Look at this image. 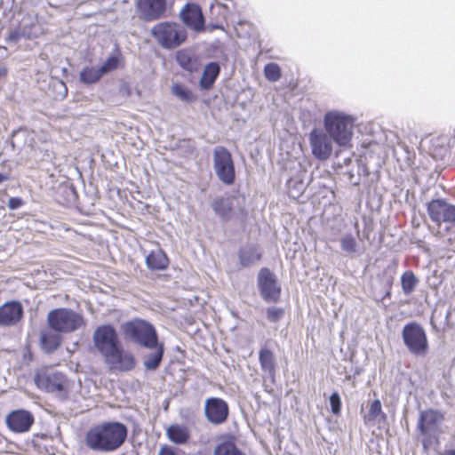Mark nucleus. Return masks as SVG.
<instances>
[{
  "label": "nucleus",
  "mask_w": 455,
  "mask_h": 455,
  "mask_svg": "<svg viewBox=\"0 0 455 455\" xmlns=\"http://www.w3.org/2000/svg\"><path fill=\"white\" fill-rule=\"evenodd\" d=\"M128 435L127 427L119 421H107L91 427L85 435L86 446L94 451L112 452L118 450Z\"/></svg>",
  "instance_id": "1"
},
{
  "label": "nucleus",
  "mask_w": 455,
  "mask_h": 455,
  "mask_svg": "<svg viewBox=\"0 0 455 455\" xmlns=\"http://www.w3.org/2000/svg\"><path fill=\"white\" fill-rule=\"evenodd\" d=\"M355 118L339 110H331L323 116L324 132L339 147H347L353 137Z\"/></svg>",
  "instance_id": "2"
},
{
  "label": "nucleus",
  "mask_w": 455,
  "mask_h": 455,
  "mask_svg": "<svg viewBox=\"0 0 455 455\" xmlns=\"http://www.w3.org/2000/svg\"><path fill=\"white\" fill-rule=\"evenodd\" d=\"M121 330L125 339L145 348L153 349L159 342L155 326L143 319L127 321L122 323Z\"/></svg>",
  "instance_id": "3"
},
{
  "label": "nucleus",
  "mask_w": 455,
  "mask_h": 455,
  "mask_svg": "<svg viewBox=\"0 0 455 455\" xmlns=\"http://www.w3.org/2000/svg\"><path fill=\"white\" fill-rule=\"evenodd\" d=\"M444 420L443 414L434 409L420 411L417 423V430L421 436V443L425 450L438 443L442 433L441 425Z\"/></svg>",
  "instance_id": "4"
},
{
  "label": "nucleus",
  "mask_w": 455,
  "mask_h": 455,
  "mask_svg": "<svg viewBox=\"0 0 455 455\" xmlns=\"http://www.w3.org/2000/svg\"><path fill=\"white\" fill-rule=\"evenodd\" d=\"M46 321L50 329L61 334L74 332L84 325V316L67 307H58L50 310Z\"/></svg>",
  "instance_id": "5"
},
{
  "label": "nucleus",
  "mask_w": 455,
  "mask_h": 455,
  "mask_svg": "<svg viewBox=\"0 0 455 455\" xmlns=\"http://www.w3.org/2000/svg\"><path fill=\"white\" fill-rule=\"evenodd\" d=\"M152 36L164 49H175L188 38L186 28L177 22L163 21L151 28Z\"/></svg>",
  "instance_id": "6"
},
{
  "label": "nucleus",
  "mask_w": 455,
  "mask_h": 455,
  "mask_svg": "<svg viewBox=\"0 0 455 455\" xmlns=\"http://www.w3.org/2000/svg\"><path fill=\"white\" fill-rule=\"evenodd\" d=\"M212 166L217 178L226 186H231L235 181V167L230 151L217 146L212 152Z\"/></svg>",
  "instance_id": "7"
},
{
  "label": "nucleus",
  "mask_w": 455,
  "mask_h": 455,
  "mask_svg": "<svg viewBox=\"0 0 455 455\" xmlns=\"http://www.w3.org/2000/svg\"><path fill=\"white\" fill-rule=\"evenodd\" d=\"M402 339L409 352L416 356H424L429 348L425 329L416 322L406 323L402 331Z\"/></svg>",
  "instance_id": "8"
},
{
  "label": "nucleus",
  "mask_w": 455,
  "mask_h": 455,
  "mask_svg": "<svg viewBox=\"0 0 455 455\" xmlns=\"http://www.w3.org/2000/svg\"><path fill=\"white\" fill-rule=\"evenodd\" d=\"M92 341L102 357L111 355L122 345L116 328L108 323L100 325L94 330Z\"/></svg>",
  "instance_id": "9"
},
{
  "label": "nucleus",
  "mask_w": 455,
  "mask_h": 455,
  "mask_svg": "<svg viewBox=\"0 0 455 455\" xmlns=\"http://www.w3.org/2000/svg\"><path fill=\"white\" fill-rule=\"evenodd\" d=\"M36 386L48 393H66L68 388L67 377L53 369H41L34 377Z\"/></svg>",
  "instance_id": "10"
},
{
  "label": "nucleus",
  "mask_w": 455,
  "mask_h": 455,
  "mask_svg": "<svg viewBox=\"0 0 455 455\" xmlns=\"http://www.w3.org/2000/svg\"><path fill=\"white\" fill-rule=\"evenodd\" d=\"M259 295L267 303H277L281 298L282 288L276 275L267 267H262L257 277Z\"/></svg>",
  "instance_id": "11"
},
{
  "label": "nucleus",
  "mask_w": 455,
  "mask_h": 455,
  "mask_svg": "<svg viewBox=\"0 0 455 455\" xmlns=\"http://www.w3.org/2000/svg\"><path fill=\"white\" fill-rule=\"evenodd\" d=\"M312 155L320 161L327 160L332 154L333 140L323 130L313 129L308 135Z\"/></svg>",
  "instance_id": "12"
},
{
  "label": "nucleus",
  "mask_w": 455,
  "mask_h": 455,
  "mask_svg": "<svg viewBox=\"0 0 455 455\" xmlns=\"http://www.w3.org/2000/svg\"><path fill=\"white\" fill-rule=\"evenodd\" d=\"M167 0H137L136 11L140 20L146 22L158 20L165 17Z\"/></svg>",
  "instance_id": "13"
},
{
  "label": "nucleus",
  "mask_w": 455,
  "mask_h": 455,
  "mask_svg": "<svg viewBox=\"0 0 455 455\" xmlns=\"http://www.w3.org/2000/svg\"><path fill=\"white\" fill-rule=\"evenodd\" d=\"M427 210L431 220L437 225L442 222L455 223V205L448 204L443 199H433L428 202Z\"/></svg>",
  "instance_id": "14"
},
{
  "label": "nucleus",
  "mask_w": 455,
  "mask_h": 455,
  "mask_svg": "<svg viewBox=\"0 0 455 455\" xmlns=\"http://www.w3.org/2000/svg\"><path fill=\"white\" fill-rule=\"evenodd\" d=\"M180 19L195 32H203L205 28V19L202 8L197 4L188 3L180 12Z\"/></svg>",
  "instance_id": "15"
},
{
  "label": "nucleus",
  "mask_w": 455,
  "mask_h": 455,
  "mask_svg": "<svg viewBox=\"0 0 455 455\" xmlns=\"http://www.w3.org/2000/svg\"><path fill=\"white\" fill-rule=\"evenodd\" d=\"M204 413L206 419L214 425L224 423L229 413L226 401L219 397H210L205 402Z\"/></svg>",
  "instance_id": "16"
},
{
  "label": "nucleus",
  "mask_w": 455,
  "mask_h": 455,
  "mask_svg": "<svg viewBox=\"0 0 455 455\" xmlns=\"http://www.w3.org/2000/svg\"><path fill=\"white\" fill-rule=\"evenodd\" d=\"M104 362L111 371H129L135 366V358L129 353L125 352L121 346L116 348L111 355L104 356Z\"/></svg>",
  "instance_id": "17"
},
{
  "label": "nucleus",
  "mask_w": 455,
  "mask_h": 455,
  "mask_svg": "<svg viewBox=\"0 0 455 455\" xmlns=\"http://www.w3.org/2000/svg\"><path fill=\"white\" fill-rule=\"evenodd\" d=\"M24 316V307L19 300H10L0 306V326L12 327Z\"/></svg>",
  "instance_id": "18"
},
{
  "label": "nucleus",
  "mask_w": 455,
  "mask_h": 455,
  "mask_svg": "<svg viewBox=\"0 0 455 455\" xmlns=\"http://www.w3.org/2000/svg\"><path fill=\"white\" fill-rule=\"evenodd\" d=\"M34 420L33 414L26 410L13 411L6 417L7 427L14 433L28 432Z\"/></svg>",
  "instance_id": "19"
},
{
  "label": "nucleus",
  "mask_w": 455,
  "mask_h": 455,
  "mask_svg": "<svg viewBox=\"0 0 455 455\" xmlns=\"http://www.w3.org/2000/svg\"><path fill=\"white\" fill-rule=\"evenodd\" d=\"M234 201L235 197L231 196H218L212 200L211 208L222 222H228L234 218Z\"/></svg>",
  "instance_id": "20"
},
{
  "label": "nucleus",
  "mask_w": 455,
  "mask_h": 455,
  "mask_svg": "<svg viewBox=\"0 0 455 455\" xmlns=\"http://www.w3.org/2000/svg\"><path fill=\"white\" fill-rule=\"evenodd\" d=\"M62 343L61 333L49 327L40 331V347L45 354H52Z\"/></svg>",
  "instance_id": "21"
},
{
  "label": "nucleus",
  "mask_w": 455,
  "mask_h": 455,
  "mask_svg": "<svg viewBox=\"0 0 455 455\" xmlns=\"http://www.w3.org/2000/svg\"><path fill=\"white\" fill-rule=\"evenodd\" d=\"M55 198L60 204H74L77 200V193L74 185L69 181L60 183L56 188Z\"/></svg>",
  "instance_id": "22"
},
{
  "label": "nucleus",
  "mask_w": 455,
  "mask_h": 455,
  "mask_svg": "<svg viewBox=\"0 0 455 455\" xmlns=\"http://www.w3.org/2000/svg\"><path fill=\"white\" fill-rule=\"evenodd\" d=\"M220 73V66L217 61H211L204 66L199 85L203 90H210Z\"/></svg>",
  "instance_id": "23"
},
{
  "label": "nucleus",
  "mask_w": 455,
  "mask_h": 455,
  "mask_svg": "<svg viewBox=\"0 0 455 455\" xmlns=\"http://www.w3.org/2000/svg\"><path fill=\"white\" fill-rule=\"evenodd\" d=\"M19 26L27 36V39L36 38L43 34L36 15L30 13L24 15L19 22Z\"/></svg>",
  "instance_id": "24"
},
{
  "label": "nucleus",
  "mask_w": 455,
  "mask_h": 455,
  "mask_svg": "<svg viewBox=\"0 0 455 455\" xmlns=\"http://www.w3.org/2000/svg\"><path fill=\"white\" fill-rule=\"evenodd\" d=\"M146 264L150 270H164L169 265V259L161 248H156L146 257Z\"/></svg>",
  "instance_id": "25"
},
{
  "label": "nucleus",
  "mask_w": 455,
  "mask_h": 455,
  "mask_svg": "<svg viewBox=\"0 0 455 455\" xmlns=\"http://www.w3.org/2000/svg\"><path fill=\"white\" fill-rule=\"evenodd\" d=\"M259 361L261 370L270 378L275 375V360L273 352L267 347H261L259 352Z\"/></svg>",
  "instance_id": "26"
},
{
  "label": "nucleus",
  "mask_w": 455,
  "mask_h": 455,
  "mask_svg": "<svg viewBox=\"0 0 455 455\" xmlns=\"http://www.w3.org/2000/svg\"><path fill=\"white\" fill-rule=\"evenodd\" d=\"M166 434L171 442L176 444H184L190 438V432L188 427L179 424L171 425Z\"/></svg>",
  "instance_id": "27"
},
{
  "label": "nucleus",
  "mask_w": 455,
  "mask_h": 455,
  "mask_svg": "<svg viewBox=\"0 0 455 455\" xmlns=\"http://www.w3.org/2000/svg\"><path fill=\"white\" fill-rule=\"evenodd\" d=\"M153 349L154 352L148 354L144 356L143 364L146 370L148 371H155L156 370L164 358V343L157 342V346H156Z\"/></svg>",
  "instance_id": "28"
},
{
  "label": "nucleus",
  "mask_w": 455,
  "mask_h": 455,
  "mask_svg": "<svg viewBox=\"0 0 455 455\" xmlns=\"http://www.w3.org/2000/svg\"><path fill=\"white\" fill-rule=\"evenodd\" d=\"M238 257L241 266L247 267L259 260L261 253L258 251L255 246L248 245L239 249Z\"/></svg>",
  "instance_id": "29"
},
{
  "label": "nucleus",
  "mask_w": 455,
  "mask_h": 455,
  "mask_svg": "<svg viewBox=\"0 0 455 455\" xmlns=\"http://www.w3.org/2000/svg\"><path fill=\"white\" fill-rule=\"evenodd\" d=\"M341 250L350 258L359 255V244L352 234L344 235L340 240Z\"/></svg>",
  "instance_id": "30"
},
{
  "label": "nucleus",
  "mask_w": 455,
  "mask_h": 455,
  "mask_svg": "<svg viewBox=\"0 0 455 455\" xmlns=\"http://www.w3.org/2000/svg\"><path fill=\"white\" fill-rule=\"evenodd\" d=\"M102 76L100 68L96 66H86L80 72V81L84 84H94Z\"/></svg>",
  "instance_id": "31"
},
{
  "label": "nucleus",
  "mask_w": 455,
  "mask_h": 455,
  "mask_svg": "<svg viewBox=\"0 0 455 455\" xmlns=\"http://www.w3.org/2000/svg\"><path fill=\"white\" fill-rule=\"evenodd\" d=\"M122 59L121 52L118 46H116V52L107 58V60L99 68L101 74L107 75L118 68Z\"/></svg>",
  "instance_id": "32"
},
{
  "label": "nucleus",
  "mask_w": 455,
  "mask_h": 455,
  "mask_svg": "<svg viewBox=\"0 0 455 455\" xmlns=\"http://www.w3.org/2000/svg\"><path fill=\"white\" fill-rule=\"evenodd\" d=\"M418 283L419 279L417 278L415 274L411 270L405 271L401 276L402 290L405 295L411 294L414 291Z\"/></svg>",
  "instance_id": "33"
},
{
  "label": "nucleus",
  "mask_w": 455,
  "mask_h": 455,
  "mask_svg": "<svg viewBox=\"0 0 455 455\" xmlns=\"http://www.w3.org/2000/svg\"><path fill=\"white\" fill-rule=\"evenodd\" d=\"M214 455H246L232 442L219 443L214 449Z\"/></svg>",
  "instance_id": "34"
},
{
  "label": "nucleus",
  "mask_w": 455,
  "mask_h": 455,
  "mask_svg": "<svg viewBox=\"0 0 455 455\" xmlns=\"http://www.w3.org/2000/svg\"><path fill=\"white\" fill-rule=\"evenodd\" d=\"M177 63L185 70L193 72L195 70L194 59L184 51H179L176 54Z\"/></svg>",
  "instance_id": "35"
},
{
  "label": "nucleus",
  "mask_w": 455,
  "mask_h": 455,
  "mask_svg": "<svg viewBox=\"0 0 455 455\" xmlns=\"http://www.w3.org/2000/svg\"><path fill=\"white\" fill-rule=\"evenodd\" d=\"M172 92L182 101L189 102L194 100L191 91L179 83L172 84Z\"/></svg>",
  "instance_id": "36"
},
{
  "label": "nucleus",
  "mask_w": 455,
  "mask_h": 455,
  "mask_svg": "<svg viewBox=\"0 0 455 455\" xmlns=\"http://www.w3.org/2000/svg\"><path fill=\"white\" fill-rule=\"evenodd\" d=\"M264 75L268 81L277 82L282 76L281 68L276 63H267L264 68Z\"/></svg>",
  "instance_id": "37"
},
{
  "label": "nucleus",
  "mask_w": 455,
  "mask_h": 455,
  "mask_svg": "<svg viewBox=\"0 0 455 455\" xmlns=\"http://www.w3.org/2000/svg\"><path fill=\"white\" fill-rule=\"evenodd\" d=\"M382 414L384 416V413L382 412V406L381 403L379 399H376L371 402L370 405V410L368 414L364 417L365 423L369 421H374L378 416Z\"/></svg>",
  "instance_id": "38"
},
{
  "label": "nucleus",
  "mask_w": 455,
  "mask_h": 455,
  "mask_svg": "<svg viewBox=\"0 0 455 455\" xmlns=\"http://www.w3.org/2000/svg\"><path fill=\"white\" fill-rule=\"evenodd\" d=\"M23 38L27 39V36L18 24L15 28L10 29L8 36L5 38V42L8 44H17Z\"/></svg>",
  "instance_id": "39"
},
{
  "label": "nucleus",
  "mask_w": 455,
  "mask_h": 455,
  "mask_svg": "<svg viewBox=\"0 0 455 455\" xmlns=\"http://www.w3.org/2000/svg\"><path fill=\"white\" fill-rule=\"evenodd\" d=\"M267 319L270 323H277L284 315V309L276 307H270L267 308Z\"/></svg>",
  "instance_id": "40"
},
{
  "label": "nucleus",
  "mask_w": 455,
  "mask_h": 455,
  "mask_svg": "<svg viewBox=\"0 0 455 455\" xmlns=\"http://www.w3.org/2000/svg\"><path fill=\"white\" fill-rule=\"evenodd\" d=\"M331 411L334 415H338L341 410V399L338 392H333L330 395Z\"/></svg>",
  "instance_id": "41"
},
{
  "label": "nucleus",
  "mask_w": 455,
  "mask_h": 455,
  "mask_svg": "<svg viewBox=\"0 0 455 455\" xmlns=\"http://www.w3.org/2000/svg\"><path fill=\"white\" fill-rule=\"evenodd\" d=\"M292 186V180H290L288 182V190H289V196L293 198H298L304 190V184L303 182H295L294 186Z\"/></svg>",
  "instance_id": "42"
},
{
  "label": "nucleus",
  "mask_w": 455,
  "mask_h": 455,
  "mask_svg": "<svg viewBox=\"0 0 455 455\" xmlns=\"http://www.w3.org/2000/svg\"><path fill=\"white\" fill-rule=\"evenodd\" d=\"M24 202L20 197H11L8 201L7 206L11 210H17L23 205Z\"/></svg>",
  "instance_id": "43"
},
{
  "label": "nucleus",
  "mask_w": 455,
  "mask_h": 455,
  "mask_svg": "<svg viewBox=\"0 0 455 455\" xmlns=\"http://www.w3.org/2000/svg\"><path fill=\"white\" fill-rule=\"evenodd\" d=\"M336 159H337V165L339 167L348 166L352 162L351 158L348 156H342L341 152L337 154Z\"/></svg>",
  "instance_id": "44"
},
{
  "label": "nucleus",
  "mask_w": 455,
  "mask_h": 455,
  "mask_svg": "<svg viewBox=\"0 0 455 455\" xmlns=\"http://www.w3.org/2000/svg\"><path fill=\"white\" fill-rule=\"evenodd\" d=\"M346 174L347 175V179L349 180V182L354 185V186H357L360 184V181H361V179L359 178V176L355 177V172L354 170H349L346 172Z\"/></svg>",
  "instance_id": "45"
},
{
  "label": "nucleus",
  "mask_w": 455,
  "mask_h": 455,
  "mask_svg": "<svg viewBox=\"0 0 455 455\" xmlns=\"http://www.w3.org/2000/svg\"><path fill=\"white\" fill-rule=\"evenodd\" d=\"M356 168H357V176H359V178L362 175L363 176H367L368 175L369 172L367 171V167L361 161H356Z\"/></svg>",
  "instance_id": "46"
},
{
  "label": "nucleus",
  "mask_w": 455,
  "mask_h": 455,
  "mask_svg": "<svg viewBox=\"0 0 455 455\" xmlns=\"http://www.w3.org/2000/svg\"><path fill=\"white\" fill-rule=\"evenodd\" d=\"M158 455H176V453L169 448H162Z\"/></svg>",
  "instance_id": "47"
},
{
  "label": "nucleus",
  "mask_w": 455,
  "mask_h": 455,
  "mask_svg": "<svg viewBox=\"0 0 455 455\" xmlns=\"http://www.w3.org/2000/svg\"><path fill=\"white\" fill-rule=\"evenodd\" d=\"M7 76V68L4 67H0V82L4 79Z\"/></svg>",
  "instance_id": "48"
},
{
  "label": "nucleus",
  "mask_w": 455,
  "mask_h": 455,
  "mask_svg": "<svg viewBox=\"0 0 455 455\" xmlns=\"http://www.w3.org/2000/svg\"><path fill=\"white\" fill-rule=\"evenodd\" d=\"M9 180V174L0 172V184Z\"/></svg>",
  "instance_id": "49"
},
{
  "label": "nucleus",
  "mask_w": 455,
  "mask_h": 455,
  "mask_svg": "<svg viewBox=\"0 0 455 455\" xmlns=\"http://www.w3.org/2000/svg\"><path fill=\"white\" fill-rule=\"evenodd\" d=\"M443 455H455V450L454 449H451V450H448L444 452Z\"/></svg>",
  "instance_id": "50"
},
{
  "label": "nucleus",
  "mask_w": 455,
  "mask_h": 455,
  "mask_svg": "<svg viewBox=\"0 0 455 455\" xmlns=\"http://www.w3.org/2000/svg\"><path fill=\"white\" fill-rule=\"evenodd\" d=\"M390 294H391L390 291H389V290H388V291H386V293H385V294H384V296H383V299H384L385 298H387V297H390Z\"/></svg>",
  "instance_id": "51"
},
{
  "label": "nucleus",
  "mask_w": 455,
  "mask_h": 455,
  "mask_svg": "<svg viewBox=\"0 0 455 455\" xmlns=\"http://www.w3.org/2000/svg\"><path fill=\"white\" fill-rule=\"evenodd\" d=\"M60 85L61 87H63V88L66 90V85H65V84H63V83H60Z\"/></svg>",
  "instance_id": "52"
}]
</instances>
